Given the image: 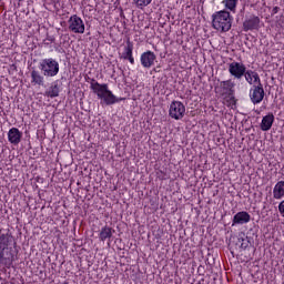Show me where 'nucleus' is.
Returning a JSON list of instances; mask_svg holds the SVG:
<instances>
[{
    "label": "nucleus",
    "instance_id": "nucleus-1",
    "mask_svg": "<svg viewBox=\"0 0 284 284\" xmlns=\"http://www.w3.org/2000/svg\"><path fill=\"white\" fill-rule=\"evenodd\" d=\"M1 232L2 230H0V265L10 268L17 256V251L13 248L17 246V242L10 231H7L6 233Z\"/></svg>",
    "mask_w": 284,
    "mask_h": 284
},
{
    "label": "nucleus",
    "instance_id": "nucleus-3",
    "mask_svg": "<svg viewBox=\"0 0 284 284\" xmlns=\"http://www.w3.org/2000/svg\"><path fill=\"white\" fill-rule=\"evenodd\" d=\"M212 28L220 32V34H225L232 30V23H234V17L227 9L215 11L212 16Z\"/></svg>",
    "mask_w": 284,
    "mask_h": 284
},
{
    "label": "nucleus",
    "instance_id": "nucleus-11",
    "mask_svg": "<svg viewBox=\"0 0 284 284\" xmlns=\"http://www.w3.org/2000/svg\"><path fill=\"white\" fill-rule=\"evenodd\" d=\"M260 28H261V18H258V16H251L246 18L243 22L244 32L258 30Z\"/></svg>",
    "mask_w": 284,
    "mask_h": 284
},
{
    "label": "nucleus",
    "instance_id": "nucleus-21",
    "mask_svg": "<svg viewBox=\"0 0 284 284\" xmlns=\"http://www.w3.org/2000/svg\"><path fill=\"white\" fill-rule=\"evenodd\" d=\"M222 4L225 10H230V12H236V6H239V0H223Z\"/></svg>",
    "mask_w": 284,
    "mask_h": 284
},
{
    "label": "nucleus",
    "instance_id": "nucleus-13",
    "mask_svg": "<svg viewBox=\"0 0 284 284\" xmlns=\"http://www.w3.org/2000/svg\"><path fill=\"white\" fill-rule=\"evenodd\" d=\"M23 139V133L18 128H11L8 131V141L11 145H19Z\"/></svg>",
    "mask_w": 284,
    "mask_h": 284
},
{
    "label": "nucleus",
    "instance_id": "nucleus-6",
    "mask_svg": "<svg viewBox=\"0 0 284 284\" xmlns=\"http://www.w3.org/2000/svg\"><path fill=\"white\" fill-rule=\"evenodd\" d=\"M169 116L174 121H181L185 116V104L179 100H173L169 106Z\"/></svg>",
    "mask_w": 284,
    "mask_h": 284
},
{
    "label": "nucleus",
    "instance_id": "nucleus-20",
    "mask_svg": "<svg viewBox=\"0 0 284 284\" xmlns=\"http://www.w3.org/2000/svg\"><path fill=\"white\" fill-rule=\"evenodd\" d=\"M133 52H134V43H132V41L129 40L126 41L121 59L126 60L129 57H132Z\"/></svg>",
    "mask_w": 284,
    "mask_h": 284
},
{
    "label": "nucleus",
    "instance_id": "nucleus-19",
    "mask_svg": "<svg viewBox=\"0 0 284 284\" xmlns=\"http://www.w3.org/2000/svg\"><path fill=\"white\" fill-rule=\"evenodd\" d=\"M284 197V181H278L273 187V199L281 201Z\"/></svg>",
    "mask_w": 284,
    "mask_h": 284
},
{
    "label": "nucleus",
    "instance_id": "nucleus-7",
    "mask_svg": "<svg viewBox=\"0 0 284 284\" xmlns=\"http://www.w3.org/2000/svg\"><path fill=\"white\" fill-rule=\"evenodd\" d=\"M69 30L73 32V34H83L85 32V23L81 17L73 14L68 20Z\"/></svg>",
    "mask_w": 284,
    "mask_h": 284
},
{
    "label": "nucleus",
    "instance_id": "nucleus-28",
    "mask_svg": "<svg viewBox=\"0 0 284 284\" xmlns=\"http://www.w3.org/2000/svg\"><path fill=\"white\" fill-rule=\"evenodd\" d=\"M281 10V8L280 7H274L273 9H272V14H278V11Z\"/></svg>",
    "mask_w": 284,
    "mask_h": 284
},
{
    "label": "nucleus",
    "instance_id": "nucleus-5",
    "mask_svg": "<svg viewBox=\"0 0 284 284\" xmlns=\"http://www.w3.org/2000/svg\"><path fill=\"white\" fill-rule=\"evenodd\" d=\"M236 83L232 79L227 80H219V82L214 85V92L217 94V97H232V94H235L236 90Z\"/></svg>",
    "mask_w": 284,
    "mask_h": 284
},
{
    "label": "nucleus",
    "instance_id": "nucleus-12",
    "mask_svg": "<svg viewBox=\"0 0 284 284\" xmlns=\"http://www.w3.org/2000/svg\"><path fill=\"white\" fill-rule=\"evenodd\" d=\"M250 221H252V215L246 211H240L233 216L232 225H245L250 223Z\"/></svg>",
    "mask_w": 284,
    "mask_h": 284
},
{
    "label": "nucleus",
    "instance_id": "nucleus-18",
    "mask_svg": "<svg viewBox=\"0 0 284 284\" xmlns=\"http://www.w3.org/2000/svg\"><path fill=\"white\" fill-rule=\"evenodd\" d=\"M60 92H61V89L59 88V81H55L44 92V97H48L49 99H57Z\"/></svg>",
    "mask_w": 284,
    "mask_h": 284
},
{
    "label": "nucleus",
    "instance_id": "nucleus-2",
    "mask_svg": "<svg viewBox=\"0 0 284 284\" xmlns=\"http://www.w3.org/2000/svg\"><path fill=\"white\" fill-rule=\"evenodd\" d=\"M90 90H92L98 99L102 100L104 105H114L121 103V101H125V98H118L114 95L108 83H99V81L94 79H91L90 81Z\"/></svg>",
    "mask_w": 284,
    "mask_h": 284
},
{
    "label": "nucleus",
    "instance_id": "nucleus-23",
    "mask_svg": "<svg viewBox=\"0 0 284 284\" xmlns=\"http://www.w3.org/2000/svg\"><path fill=\"white\" fill-rule=\"evenodd\" d=\"M135 8H138L139 10H143V8H148V6H150V3H152V0H132Z\"/></svg>",
    "mask_w": 284,
    "mask_h": 284
},
{
    "label": "nucleus",
    "instance_id": "nucleus-24",
    "mask_svg": "<svg viewBox=\"0 0 284 284\" xmlns=\"http://www.w3.org/2000/svg\"><path fill=\"white\" fill-rule=\"evenodd\" d=\"M55 39L52 36H48L47 39L44 40V45H52L54 43Z\"/></svg>",
    "mask_w": 284,
    "mask_h": 284
},
{
    "label": "nucleus",
    "instance_id": "nucleus-10",
    "mask_svg": "<svg viewBox=\"0 0 284 284\" xmlns=\"http://www.w3.org/2000/svg\"><path fill=\"white\" fill-rule=\"evenodd\" d=\"M156 62V54L153 51H145L140 55V63L142 68L150 70L152 65Z\"/></svg>",
    "mask_w": 284,
    "mask_h": 284
},
{
    "label": "nucleus",
    "instance_id": "nucleus-17",
    "mask_svg": "<svg viewBox=\"0 0 284 284\" xmlns=\"http://www.w3.org/2000/svg\"><path fill=\"white\" fill-rule=\"evenodd\" d=\"M114 234V230L111 226L104 225L99 233V239L102 243L110 241Z\"/></svg>",
    "mask_w": 284,
    "mask_h": 284
},
{
    "label": "nucleus",
    "instance_id": "nucleus-26",
    "mask_svg": "<svg viewBox=\"0 0 284 284\" xmlns=\"http://www.w3.org/2000/svg\"><path fill=\"white\" fill-rule=\"evenodd\" d=\"M124 61H129L131 65H134V55L131 54L129 58H126Z\"/></svg>",
    "mask_w": 284,
    "mask_h": 284
},
{
    "label": "nucleus",
    "instance_id": "nucleus-9",
    "mask_svg": "<svg viewBox=\"0 0 284 284\" xmlns=\"http://www.w3.org/2000/svg\"><path fill=\"white\" fill-rule=\"evenodd\" d=\"M247 67H245L243 62L233 61L229 63V73L231 74V77H234V79H243Z\"/></svg>",
    "mask_w": 284,
    "mask_h": 284
},
{
    "label": "nucleus",
    "instance_id": "nucleus-22",
    "mask_svg": "<svg viewBox=\"0 0 284 284\" xmlns=\"http://www.w3.org/2000/svg\"><path fill=\"white\" fill-rule=\"evenodd\" d=\"M222 99H224V101H226V106L231 108V110H234V108H236V97H234V94L226 95Z\"/></svg>",
    "mask_w": 284,
    "mask_h": 284
},
{
    "label": "nucleus",
    "instance_id": "nucleus-16",
    "mask_svg": "<svg viewBox=\"0 0 284 284\" xmlns=\"http://www.w3.org/2000/svg\"><path fill=\"white\" fill-rule=\"evenodd\" d=\"M272 125H274V113H268L262 118L260 128L262 132H270V130H272Z\"/></svg>",
    "mask_w": 284,
    "mask_h": 284
},
{
    "label": "nucleus",
    "instance_id": "nucleus-8",
    "mask_svg": "<svg viewBox=\"0 0 284 284\" xmlns=\"http://www.w3.org/2000/svg\"><path fill=\"white\" fill-rule=\"evenodd\" d=\"M265 99V89H263V83L254 84L250 89V100L253 105H258Z\"/></svg>",
    "mask_w": 284,
    "mask_h": 284
},
{
    "label": "nucleus",
    "instance_id": "nucleus-27",
    "mask_svg": "<svg viewBox=\"0 0 284 284\" xmlns=\"http://www.w3.org/2000/svg\"><path fill=\"white\" fill-rule=\"evenodd\" d=\"M247 242H245V239H242V243H241V247H242V250H246V247H247Z\"/></svg>",
    "mask_w": 284,
    "mask_h": 284
},
{
    "label": "nucleus",
    "instance_id": "nucleus-25",
    "mask_svg": "<svg viewBox=\"0 0 284 284\" xmlns=\"http://www.w3.org/2000/svg\"><path fill=\"white\" fill-rule=\"evenodd\" d=\"M278 212L281 216L284 219V200L278 204Z\"/></svg>",
    "mask_w": 284,
    "mask_h": 284
},
{
    "label": "nucleus",
    "instance_id": "nucleus-15",
    "mask_svg": "<svg viewBox=\"0 0 284 284\" xmlns=\"http://www.w3.org/2000/svg\"><path fill=\"white\" fill-rule=\"evenodd\" d=\"M30 77H31V85H39V87L44 85L45 75H43L41 71L37 69H32L30 72Z\"/></svg>",
    "mask_w": 284,
    "mask_h": 284
},
{
    "label": "nucleus",
    "instance_id": "nucleus-14",
    "mask_svg": "<svg viewBox=\"0 0 284 284\" xmlns=\"http://www.w3.org/2000/svg\"><path fill=\"white\" fill-rule=\"evenodd\" d=\"M243 77L248 85H258L261 83V75L254 70H246Z\"/></svg>",
    "mask_w": 284,
    "mask_h": 284
},
{
    "label": "nucleus",
    "instance_id": "nucleus-4",
    "mask_svg": "<svg viewBox=\"0 0 284 284\" xmlns=\"http://www.w3.org/2000/svg\"><path fill=\"white\" fill-rule=\"evenodd\" d=\"M38 68L40 72H42L43 77L47 78L57 77V74H59L60 71L59 61H57V59L54 58L42 59L39 62Z\"/></svg>",
    "mask_w": 284,
    "mask_h": 284
}]
</instances>
